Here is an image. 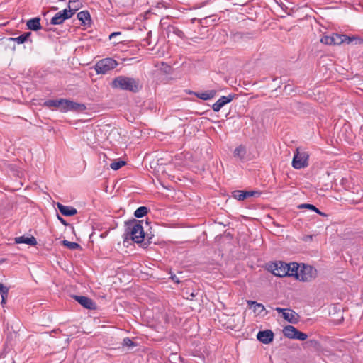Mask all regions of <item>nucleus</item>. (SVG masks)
I'll use <instances>...</instances> for the list:
<instances>
[{"mask_svg": "<svg viewBox=\"0 0 363 363\" xmlns=\"http://www.w3.org/2000/svg\"><path fill=\"white\" fill-rule=\"evenodd\" d=\"M43 106L48 108H57L62 112H82L86 109L85 104L74 102L72 100L66 99L47 100L43 103Z\"/></svg>", "mask_w": 363, "mask_h": 363, "instance_id": "f257e3e1", "label": "nucleus"}, {"mask_svg": "<svg viewBox=\"0 0 363 363\" xmlns=\"http://www.w3.org/2000/svg\"><path fill=\"white\" fill-rule=\"evenodd\" d=\"M125 238L131 239L136 243H143L145 240V233L142 226V221L132 219L125 222Z\"/></svg>", "mask_w": 363, "mask_h": 363, "instance_id": "f03ea898", "label": "nucleus"}, {"mask_svg": "<svg viewBox=\"0 0 363 363\" xmlns=\"http://www.w3.org/2000/svg\"><path fill=\"white\" fill-rule=\"evenodd\" d=\"M111 86L113 89H119L121 90L128 91L133 93L139 91L142 88L138 79L122 75L114 78L111 82Z\"/></svg>", "mask_w": 363, "mask_h": 363, "instance_id": "7ed1b4c3", "label": "nucleus"}, {"mask_svg": "<svg viewBox=\"0 0 363 363\" xmlns=\"http://www.w3.org/2000/svg\"><path fill=\"white\" fill-rule=\"evenodd\" d=\"M354 39V37H349L346 35L332 33L330 35H323L320 39V42L328 45H339L343 43L349 44Z\"/></svg>", "mask_w": 363, "mask_h": 363, "instance_id": "20e7f679", "label": "nucleus"}, {"mask_svg": "<svg viewBox=\"0 0 363 363\" xmlns=\"http://www.w3.org/2000/svg\"><path fill=\"white\" fill-rule=\"evenodd\" d=\"M289 267L288 264L281 261L269 262L267 264V269L279 277H286L289 274Z\"/></svg>", "mask_w": 363, "mask_h": 363, "instance_id": "39448f33", "label": "nucleus"}, {"mask_svg": "<svg viewBox=\"0 0 363 363\" xmlns=\"http://www.w3.org/2000/svg\"><path fill=\"white\" fill-rule=\"evenodd\" d=\"M316 275L317 271L314 267L303 264L302 265H300L298 275L296 279L304 282H308L313 280L316 277Z\"/></svg>", "mask_w": 363, "mask_h": 363, "instance_id": "423d86ee", "label": "nucleus"}, {"mask_svg": "<svg viewBox=\"0 0 363 363\" xmlns=\"http://www.w3.org/2000/svg\"><path fill=\"white\" fill-rule=\"evenodd\" d=\"M118 64V62L113 58H104L96 64L95 70L97 74H104L116 68Z\"/></svg>", "mask_w": 363, "mask_h": 363, "instance_id": "0eeeda50", "label": "nucleus"}, {"mask_svg": "<svg viewBox=\"0 0 363 363\" xmlns=\"http://www.w3.org/2000/svg\"><path fill=\"white\" fill-rule=\"evenodd\" d=\"M308 154L305 151H300L297 148L292 160V167L296 169L306 167L308 165Z\"/></svg>", "mask_w": 363, "mask_h": 363, "instance_id": "6e6552de", "label": "nucleus"}, {"mask_svg": "<svg viewBox=\"0 0 363 363\" xmlns=\"http://www.w3.org/2000/svg\"><path fill=\"white\" fill-rule=\"evenodd\" d=\"M77 7V6H74ZM77 11V8H74L72 10L63 9L57 12L51 19L50 23L52 25H60L65 20L70 18Z\"/></svg>", "mask_w": 363, "mask_h": 363, "instance_id": "1a4fd4ad", "label": "nucleus"}, {"mask_svg": "<svg viewBox=\"0 0 363 363\" xmlns=\"http://www.w3.org/2000/svg\"><path fill=\"white\" fill-rule=\"evenodd\" d=\"M72 297L84 308L94 310L96 308L95 302L87 296L73 295Z\"/></svg>", "mask_w": 363, "mask_h": 363, "instance_id": "9d476101", "label": "nucleus"}, {"mask_svg": "<svg viewBox=\"0 0 363 363\" xmlns=\"http://www.w3.org/2000/svg\"><path fill=\"white\" fill-rule=\"evenodd\" d=\"M235 94H229L228 96H221L216 103L212 106V109L215 112H218L225 105L231 102L235 98Z\"/></svg>", "mask_w": 363, "mask_h": 363, "instance_id": "9b49d317", "label": "nucleus"}, {"mask_svg": "<svg viewBox=\"0 0 363 363\" xmlns=\"http://www.w3.org/2000/svg\"><path fill=\"white\" fill-rule=\"evenodd\" d=\"M260 193L256 191H240L236 190L233 192V196L238 201H243L247 198L259 196Z\"/></svg>", "mask_w": 363, "mask_h": 363, "instance_id": "f8f14e48", "label": "nucleus"}, {"mask_svg": "<svg viewBox=\"0 0 363 363\" xmlns=\"http://www.w3.org/2000/svg\"><path fill=\"white\" fill-rule=\"evenodd\" d=\"M257 338L264 344H269L273 341L274 333L271 330H262L257 333Z\"/></svg>", "mask_w": 363, "mask_h": 363, "instance_id": "ddd939ff", "label": "nucleus"}, {"mask_svg": "<svg viewBox=\"0 0 363 363\" xmlns=\"http://www.w3.org/2000/svg\"><path fill=\"white\" fill-rule=\"evenodd\" d=\"M164 29L165 30L168 38L171 34L182 39L185 38L184 33L174 25L168 24L166 27H164Z\"/></svg>", "mask_w": 363, "mask_h": 363, "instance_id": "4468645a", "label": "nucleus"}, {"mask_svg": "<svg viewBox=\"0 0 363 363\" xmlns=\"http://www.w3.org/2000/svg\"><path fill=\"white\" fill-rule=\"evenodd\" d=\"M57 207L60 212L65 216H73L77 213L76 208L72 206H65L57 202Z\"/></svg>", "mask_w": 363, "mask_h": 363, "instance_id": "2eb2a0df", "label": "nucleus"}, {"mask_svg": "<svg viewBox=\"0 0 363 363\" xmlns=\"http://www.w3.org/2000/svg\"><path fill=\"white\" fill-rule=\"evenodd\" d=\"M282 317L289 323L296 324L299 320V315L291 308H287L286 312H284Z\"/></svg>", "mask_w": 363, "mask_h": 363, "instance_id": "dca6fc26", "label": "nucleus"}, {"mask_svg": "<svg viewBox=\"0 0 363 363\" xmlns=\"http://www.w3.org/2000/svg\"><path fill=\"white\" fill-rule=\"evenodd\" d=\"M77 18L81 21V24L84 26H90L91 24V18L88 11H82L77 13Z\"/></svg>", "mask_w": 363, "mask_h": 363, "instance_id": "f3484780", "label": "nucleus"}, {"mask_svg": "<svg viewBox=\"0 0 363 363\" xmlns=\"http://www.w3.org/2000/svg\"><path fill=\"white\" fill-rule=\"evenodd\" d=\"M189 94H194L196 97L202 100H208L213 98L216 96V90H208L204 92H193L190 91Z\"/></svg>", "mask_w": 363, "mask_h": 363, "instance_id": "a211bd4d", "label": "nucleus"}, {"mask_svg": "<svg viewBox=\"0 0 363 363\" xmlns=\"http://www.w3.org/2000/svg\"><path fill=\"white\" fill-rule=\"evenodd\" d=\"M26 26L29 30L33 31H37L41 29L40 18L35 17L28 20L26 23Z\"/></svg>", "mask_w": 363, "mask_h": 363, "instance_id": "6ab92c4d", "label": "nucleus"}, {"mask_svg": "<svg viewBox=\"0 0 363 363\" xmlns=\"http://www.w3.org/2000/svg\"><path fill=\"white\" fill-rule=\"evenodd\" d=\"M16 243H24L31 246H35L37 244V240L35 237H25L20 236L15 238Z\"/></svg>", "mask_w": 363, "mask_h": 363, "instance_id": "aec40b11", "label": "nucleus"}, {"mask_svg": "<svg viewBox=\"0 0 363 363\" xmlns=\"http://www.w3.org/2000/svg\"><path fill=\"white\" fill-rule=\"evenodd\" d=\"M246 153L247 151L245 147L242 145H240L235 149L233 155L235 157H238L240 160L243 161L245 159Z\"/></svg>", "mask_w": 363, "mask_h": 363, "instance_id": "412c9836", "label": "nucleus"}, {"mask_svg": "<svg viewBox=\"0 0 363 363\" xmlns=\"http://www.w3.org/2000/svg\"><path fill=\"white\" fill-rule=\"evenodd\" d=\"M289 265V274H287V277H294L296 279H297V277L298 275V272L300 269V264H298L296 262H292L290 264H288Z\"/></svg>", "mask_w": 363, "mask_h": 363, "instance_id": "4be33fe9", "label": "nucleus"}, {"mask_svg": "<svg viewBox=\"0 0 363 363\" xmlns=\"http://www.w3.org/2000/svg\"><path fill=\"white\" fill-rule=\"evenodd\" d=\"M296 328L292 325H286L283 329L284 335L289 339H294L295 333H296Z\"/></svg>", "mask_w": 363, "mask_h": 363, "instance_id": "5701e85b", "label": "nucleus"}, {"mask_svg": "<svg viewBox=\"0 0 363 363\" xmlns=\"http://www.w3.org/2000/svg\"><path fill=\"white\" fill-rule=\"evenodd\" d=\"M298 208L302 209L306 208L313 211H315L319 215L325 216V213H322L318 208H317L314 205L310 203H303L298 206Z\"/></svg>", "mask_w": 363, "mask_h": 363, "instance_id": "b1692460", "label": "nucleus"}, {"mask_svg": "<svg viewBox=\"0 0 363 363\" xmlns=\"http://www.w3.org/2000/svg\"><path fill=\"white\" fill-rule=\"evenodd\" d=\"M62 245L69 250H75L78 249H81V245L77 242H70L67 240H64L62 241Z\"/></svg>", "mask_w": 363, "mask_h": 363, "instance_id": "393cba45", "label": "nucleus"}, {"mask_svg": "<svg viewBox=\"0 0 363 363\" xmlns=\"http://www.w3.org/2000/svg\"><path fill=\"white\" fill-rule=\"evenodd\" d=\"M149 209L146 206H140L134 212V216L136 218H143L147 214Z\"/></svg>", "mask_w": 363, "mask_h": 363, "instance_id": "a878e982", "label": "nucleus"}, {"mask_svg": "<svg viewBox=\"0 0 363 363\" xmlns=\"http://www.w3.org/2000/svg\"><path fill=\"white\" fill-rule=\"evenodd\" d=\"M157 241L155 240L154 235H150L147 233L145 235V240L143 242V247H147L150 244L154 243L155 244Z\"/></svg>", "mask_w": 363, "mask_h": 363, "instance_id": "bb28decb", "label": "nucleus"}, {"mask_svg": "<svg viewBox=\"0 0 363 363\" xmlns=\"http://www.w3.org/2000/svg\"><path fill=\"white\" fill-rule=\"evenodd\" d=\"M126 162L123 160L114 161L110 164V167L113 170H118L125 166Z\"/></svg>", "mask_w": 363, "mask_h": 363, "instance_id": "cd10ccee", "label": "nucleus"}, {"mask_svg": "<svg viewBox=\"0 0 363 363\" xmlns=\"http://www.w3.org/2000/svg\"><path fill=\"white\" fill-rule=\"evenodd\" d=\"M211 19V17H206L202 19H196V18H192L191 23H194L195 21H197L199 23V27L202 26L204 27L206 25L208 24V21Z\"/></svg>", "mask_w": 363, "mask_h": 363, "instance_id": "c85d7f7f", "label": "nucleus"}, {"mask_svg": "<svg viewBox=\"0 0 363 363\" xmlns=\"http://www.w3.org/2000/svg\"><path fill=\"white\" fill-rule=\"evenodd\" d=\"M295 335L293 340H305L308 337V335L303 332L299 331L298 329L296 330V333H294Z\"/></svg>", "mask_w": 363, "mask_h": 363, "instance_id": "c756f323", "label": "nucleus"}, {"mask_svg": "<svg viewBox=\"0 0 363 363\" xmlns=\"http://www.w3.org/2000/svg\"><path fill=\"white\" fill-rule=\"evenodd\" d=\"M123 346H125L128 347H135L136 346V343L134 342L129 337H125L123 340L122 343Z\"/></svg>", "mask_w": 363, "mask_h": 363, "instance_id": "7c9ffc66", "label": "nucleus"}, {"mask_svg": "<svg viewBox=\"0 0 363 363\" xmlns=\"http://www.w3.org/2000/svg\"><path fill=\"white\" fill-rule=\"evenodd\" d=\"M79 5L80 3L78 0H70L68 4V10L74 9V8H75L74 6H77L76 8H77L78 10L79 9Z\"/></svg>", "mask_w": 363, "mask_h": 363, "instance_id": "2f4dec72", "label": "nucleus"}, {"mask_svg": "<svg viewBox=\"0 0 363 363\" xmlns=\"http://www.w3.org/2000/svg\"><path fill=\"white\" fill-rule=\"evenodd\" d=\"M8 40L9 41H13L17 43L18 44H23L26 42L23 36L21 35L16 38L10 37L8 38Z\"/></svg>", "mask_w": 363, "mask_h": 363, "instance_id": "473e14b6", "label": "nucleus"}, {"mask_svg": "<svg viewBox=\"0 0 363 363\" xmlns=\"http://www.w3.org/2000/svg\"><path fill=\"white\" fill-rule=\"evenodd\" d=\"M9 288L4 286L2 283H0V294L1 296H8L9 294Z\"/></svg>", "mask_w": 363, "mask_h": 363, "instance_id": "72a5a7b5", "label": "nucleus"}, {"mask_svg": "<svg viewBox=\"0 0 363 363\" xmlns=\"http://www.w3.org/2000/svg\"><path fill=\"white\" fill-rule=\"evenodd\" d=\"M32 33L31 32H26L23 34H21V35L23 36V38H24V40L26 41H30V43H32V40L30 39V37L31 36Z\"/></svg>", "mask_w": 363, "mask_h": 363, "instance_id": "f704fd0d", "label": "nucleus"}, {"mask_svg": "<svg viewBox=\"0 0 363 363\" xmlns=\"http://www.w3.org/2000/svg\"><path fill=\"white\" fill-rule=\"evenodd\" d=\"M258 309L260 310L259 313H261L262 311L265 310L264 306L262 303L257 302L254 308V311H256Z\"/></svg>", "mask_w": 363, "mask_h": 363, "instance_id": "c9c22d12", "label": "nucleus"}, {"mask_svg": "<svg viewBox=\"0 0 363 363\" xmlns=\"http://www.w3.org/2000/svg\"><path fill=\"white\" fill-rule=\"evenodd\" d=\"M169 19V18L168 16L165 17V18H162L160 21V24L162 25V26H167L169 23H167V21Z\"/></svg>", "mask_w": 363, "mask_h": 363, "instance_id": "e433bc0d", "label": "nucleus"}, {"mask_svg": "<svg viewBox=\"0 0 363 363\" xmlns=\"http://www.w3.org/2000/svg\"><path fill=\"white\" fill-rule=\"evenodd\" d=\"M57 218H58V220L60 221V223H61L62 225H65V226L68 225L67 222L64 218H62V217H60L58 214H57Z\"/></svg>", "mask_w": 363, "mask_h": 363, "instance_id": "4c0bfd02", "label": "nucleus"}, {"mask_svg": "<svg viewBox=\"0 0 363 363\" xmlns=\"http://www.w3.org/2000/svg\"><path fill=\"white\" fill-rule=\"evenodd\" d=\"M256 301H250V300H248L247 301V304L249 307H252V306H255V304H256Z\"/></svg>", "mask_w": 363, "mask_h": 363, "instance_id": "58836bf2", "label": "nucleus"}, {"mask_svg": "<svg viewBox=\"0 0 363 363\" xmlns=\"http://www.w3.org/2000/svg\"><path fill=\"white\" fill-rule=\"evenodd\" d=\"M275 310L278 313H282V315H283L284 312H286L287 311V308H281L277 307V308H275Z\"/></svg>", "mask_w": 363, "mask_h": 363, "instance_id": "ea45409f", "label": "nucleus"}, {"mask_svg": "<svg viewBox=\"0 0 363 363\" xmlns=\"http://www.w3.org/2000/svg\"><path fill=\"white\" fill-rule=\"evenodd\" d=\"M121 35V32H113L109 35V39L111 40L113 37Z\"/></svg>", "mask_w": 363, "mask_h": 363, "instance_id": "a19ab883", "label": "nucleus"}, {"mask_svg": "<svg viewBox=\"0 0 363 363\" xmlns=\"http://www.w3.org/2000/svg\"><path fill=\"white\" fill-rule=\"evenodd\" d=\"M7 297H8V296H5V297H4V296H1V303L2 305H4V303H6V301Z\"/></svg>", "mask_w": 363, "mask_h": 363, "instance_id": "79ce46f5", "label": "nucleus"}, {"mask_svg": "<svg viewBox=\"0 0 363 363\" xmlns=\"http://www.w3.org/2000/svg\"><path fill=\"white\" fill-rule=\"evenodd\" d=\"M235 37L242 38L244 37V34L241 33H237L235 35Z\"/></svg>", "mask_w": 363, "mask_h": 363, "instance_id": "37998d69", "label": "nucleus"}, {"mask_svg": "<svg viewBox=\"0 0 363 363\" xmlns=\"http://www.w3.org/2000/svg\"><path fill=\"white\" fill-rule=\"evenodd\" d=\"M284 90L291 91L292 89L290 85H286L284 87Z\"/></svg>", "mask_w": 363, "mask_h": 363, "instance_id": "c03bdc74", "label": "nucleus"}, {"mask_svg": "<svg viewBox=\"0 0 363 363\" xmlns=\"http://www.w3.org/2000/svg\"><path fill=\"white\" fill-rule=\"evenodd\" d=\"M172 280L177 281V283L179 282L178 280H176L175 275L174 277H172Z\"/></svg>", "mask_w": 363, "mask_h": 363, "instance_id": "a18cd8bd", "label": "nucleus"}, {"mask_svg": "<svg viewBox=\"0 0 363 363\" xmlns=\"http://www.w3.org/2000/svg\"><path fill=\"white\" fill-rule=\"evenodd\" d=\"M191 297L195 296L194 294V293H192V294H191Z\"/></svg>", "mask_w": 363, "mask_h": 363, "instance_id": "49530a36", "label": "nucleus"}, {"mask_svg": "<svg viewBox=\"0 0 363 363\" xmlns=\"http://www.w3.org/2000/svg\"><path fill=\"white\" fill-rule=\"evenodd\" d=\"M3 262V260H0V263H1Z\"/></svg>", "mask_w": 363, "mask_h": 363, "instance_id": "de8ad7c7", "label": "nucleus"}]
</instances>
